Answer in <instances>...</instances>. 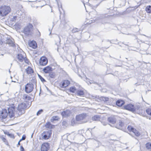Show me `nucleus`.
<instances>
[{
    "label": "nucleus",
    "mask_w": 151,
    "mask_h": 151,
    "mask_svg": "<svg viewBox=\"0 0 151 151\" xmlns=\"http://www.w3.org/2000/svg\"><path fill=\"white\" fill-rule=\"evenodd\" d=\"M90 117L85 113H83L77 115L76 120L80 123H84L88 122Z\"/></svg>",
    "instance_id": "1"
},
{
    "label": "nucleus",
    "mask_w": 151,
    "mask_h": 151,
    "mask_svg": "<svg viewBox=\"0 0 151 151\" xmlns=\"http://www.w3.org/2000/svg\"><path fill=\"white\" fill-rule=\"evenodd\" d=\"M11 11V9L9 6L4 5L0 6V15L2 17L6 16Z\"/></svg>",
    "instance_id": "2"
},
{
    "label": "nucleus",
    "mask_w": 151,
    "mask_h": 151,
    "mask_svg": "<svg viewBox=\"0 0 151 151\" xmlns=\"http://www.w3.org/2000/svg\"><path fill=\"white\" fill-rule=\"evenodd\" d=\"M26 107L25 103H22L19 104L17 107L18 113L19 115L24 114L25 112V109Z\"/></svg>",
    "instance_id": "3"
},
{
    "label": "nucleus",
    "mask_w": 151,
    "mask_h": 151,
    "mask_svg": "<svg viewBox=\"0 0 151 151\" xmlns=\"http://www.w3.org/2000/svg\"><path fill=\"white\" fill-rule=\"evenodd\" d=\"M127 129L129 131L130 133V134L131 135H132V133H133L137 137L139 136L140 135V133L139 132L131 126H128Z\"/></svg>",
    "instance_id": "4"
},
{
    "label": "nucleus",
    "mask_w": 151,
    "mask_h": 151,
    "mask_svg": "<svg viewBox=\"0 0 151 151\" xmlns=\"http://www.w3.org/2000/svg\"><path fill=\"white\" fill-rule=\"evenodd\" d=\"M33 89V85L32 83H27L25 86V91L27 93L31 92Z\"/></svg>",
    "instance_id": "5"
},
{
    "label": "nucleus",
    "mask_w": 151,
    "mask_h": 151,
    "mask_svg": "<svg viewBox=\"0 0 151 151\" xmlns=\"http://www.w3.org/2000/svg\"><path fill=\"white\" fill-rule=\"evenodd\" d=\"M48 60L47 58L45 57L42 56L40 59L39 61L40 65L41 66L45 65L47 64Z\"/></svg>",
    "instance_id": "6"
},
{
    "label": "nucleus",
    "mask_w": 151,
    "mask_h": 151,
    "mask_svg": "<svg viewBox=\"0 0 151 151\" xmlns=\"http://www.w3.org/2000/svg\"><path fill=\"white\" fill-rule=\"evenodd\" d=\"M52 134L51 130L45 131L42 133L43 138L45 139H48L51 136Z\"/></svg>",
    "instance_id": "7"
},
{
    "label": "nucleus",
    "mask_w": 151,
    "mask_h": 151,
    "mask_svg": "<svg viewBox=\"0 0 151 151\" xmlns=\"http://www.w3.org/2000/svg\"><path fill=\"white\" fill-rule=\"evenodd\" d=\"M33 27L32 24H29L24 29V33L26 35H28Z\"/></svg>",
    "instance_id": "8"
},
{
    "label": "nucleus",
    "mask_w": 151,
    "mask_h": 151,
    "mask_svg": "<svg viewBox=\"0 0 151 151\" xmlns=\"http://www.w3.org/2000/svg\"><path fill=\"white\" fill-rule=\"evenodd\" d=\"M50 145L48 143H43L41 148V151H47L49 149Z\"/></svg>",
    "instance_id": "9"
},
{
    "label": "nucleus",
    "mask_w": 151,
    "mask_h": 151,
    "mask_svg": "<svg viewBox=\"0 0 151 151\" xmlns=\"http://www.w3.org/2000/svg\"><path fill=\"white\" fill-rule=\"evenodd\" d=\"M125 109L131 111H134V106L132 104H129L126 105L124 106Z\"/></svg>",
    "instance_id": "10"
},
{
    "label": "nucleus",
    "mask_w": 151,
    "mask_h": 151,
    "mask_svg": "<svg viewBox=\"0 0 151 151\" xmlns=\"http://www.w3.org/2000/svg\"><path fill=\"white\" fill-rule=\"evenodd\" d=\"M25 54L23 52L19 54L17 56L18 59L21 62L23 61L25 58Z\"/></svg>",
    "instance_id": "11"
},
{
    "label": "nucleus",
    "mask_w": 151,
    "mask_h": 151,
    "mask_svg": "<svg viewBox=\"0 0 151 151\" xmlns=\"http://www.w3.org/2000/svg\"><path fill=\"white\" fill-rule=\"evenodd\" d=\"M71 114L70 111L69 110H66L62 112L61 114L63 117H67Z\"/></svg>",
    "instance_id": "12"
},
{
    "label": "nucleus",
    "mask_w": 151,
    "mask_h": 151,
    "mask_svg": "<svg viewBox=\"0 0 151 151\" xmlns=\"http://www.w3.org/2000/svg\"><path fill=\"white\" fill-rule=\"evenodd\" d=\"M70 84V82L68 80H66L63 81L62 83L61 87H66L68 86Z\"/></svg>",
    "instance_id": "13"
},
{
    "label": "nucleus",
    "mask_w": 151,
    "mask_h": 151,
    "mask_svg": "<svg viewBox=\"0 0 151 151\" xmlns=\"http://www.w3.org/2000/svg\"><path fill=\"white\" fill-rule=\"evenodd\" d=\"M109 122L112 124H114L116 122V119L114 116H111L109 117L108 119Z\"/></svg>",
    "instance_id": "14"
},
{
    "label": "nucleus",
    "mask_w": 151,
    "mask_h": 151,
    "mask_svg": "<svg viewBox=\"0 0 151 151\" xmlns=\"http://www.w3.org/2000/svg\"><path fill=\"white\" fill-rule=\"evenodd\" d=\"M29 46L33 49H35L37 47V44L35 41H32L29 43Z\"/></svg>",
    "instance_id": "15"
},
{
    "label": "nucleus",
    "mask_w": 151,
    "mask_h": 151,
    "mask_svg": "<svg viewBox=\"0 0 151 151\" xmlns=\"http://www.w3.org/2000/svg\"><path fill=\"white\" fill-rule=\"evenodd\" d=\"M14 110V108L12 109L9 108L8 109V114L9 116L11 118H12L14 116V112L13 111V110Z\"/></svg>",
    "instance_id": "16"
},
{
    "label": "nucleus",
    "mask_w": 151,
    "mask_h": 151,
    "mask_svg": "<svg viewBox=\"0 0 151 151\" xmlns=\"http://www.w3.org/2000/svg\"><path fill=\"white\" fill-rule=\"evenodd\" d=\"M8 114V113L6 110H4L1 113V116L3 119L6 118Z\"/></svg>",
    "instance_id": "17"
},
{
    "label": "nucleus",
    "mask_w": 151,
    "mask_h": 151,
    "mask_svg": "<svg viewBox=\"0 0 151 151\" xmlns=\"http://www.w3.org/2000/svg\"><path fill=\"white\" fill-rule=\"evenodd\" d=\"M76 95L80 96H83L85 95V93L83 90H78L76 92Z\"/></svg>",
    "instance_id": "18"
},
{
    "label": "nucleus",
    "mask_w": 151,
    "mask_h": 151,
    "mask_svg": "<svg viewBox=\"0 0 151 151\" xmlns=\"http://www.w3.org/2000/svg\"><path fill=\"white\" fill-rule=\"evenodd\" d=\"M124 125V124L121 121H120L116 125L115 127L118 129H121Z\"/></svg>",
    "instance_id": "19"
},
{
    "label": "nucleus",
    "mask_w": 151,
    "mask_h": 151,
    "mask_svg": "<svg viewBox=\"0 0 151 151\" xmlns=\"http://www.w3.org/2000/svg\"><path fill=\"white\" fill-rule=\"evenodd\" d=\"M6 43L12 46H13L14 45L13 41L11 39H10L9 38L7 39L6 41Z\"/></svg>",
    "instance_id": "20"
},
{
    "label": "nucleus",
    "mask_w": 151,
    "mask_h": 151,
    "mask_svg": "<svg viewBox=\"0 0 151 151\" xmlns=\"http://www.w3.org/2000/svg\"><path fill=\"white\" fill-rule=\"evenodd\" d=\"M43 70L45 73H48L51 70V68L50 66H47Z\"/></svg>",
    "instance_id": "21"
},
{
    "label": "nucleus",
    "mask_w": 151,
    "mask_h": 151,
    "mask_svg": "<svg viewBox=\"0 0 151 151\" xmlns=\"http://www.w3.org/2000/svg\"><path fill=\"white\" fill-rule=\"evenodd\" d=\"M26 72L28 74H31L33 73V70L30 67H28L25 70Z\"/></svg>",
    "instance_id": "22"
},
{
    "label": "nucleus",
    "mask_w": 151,
    "mask_h": 151,
    "mask_svg": "<svg viewBox=\"0 0 151 151\" xmlns=\"http://www.w3.org/2000/svg\"><path fill=\"white\" fill-rule=\"evenodd\" d=\"M23 99L26 101H28L30 100L31 98L28 95L25 94L23 95Z\"/></svg>",
    "instance_id": "23"
},
{
    "label": "nucleus",
    "mask_w": 151,
    "mask_h": 151,
    "mask_svg": "<svg viewBox=\"0 0 151 151\" xmlns=\"http://www.w3.org/2000/svg\"><path fill=\"white\" fill-rule=\"evenodd\" d=\"M124 102L123 101L119 100L116 102V104L118 106H121L124 104Z\"/></svg>",
    "instance_id": "24"
},
{
    "label": "nucleus",
    "mask_w": 151,
    "mask_h": 151,
    "mask_svg": "<svg viewBox=\"0 0 151 151\" xmlns=\"http://www.w3.org/2000/svg\"><path fill=\"white\" fill-rule=\"evenodd\" d=\"M69 90L70 92L73 93L77 92L76 89L74 86L71 87L69 89Z\"/></svg>",
    "instance_id": "25"
},
{
    "label": "nucleus",
    "mask_w": 151,
    "mask_h": 151,
    "mask_svg": "<svg viewBox=\"0 0 151 151\" xmlns=\"http://www.w3.org/2000/svg\"><path fill=\"white\" fill-rule=\"evenodd\" d=\"M100 117L98 115H95L92 117V119L93 121H98Z\"/></svg>",
    "instance_id": "26"
},
{
    "label": "nucleus",
    "mask_w": 151,
    "mask_h": 151,
    "mask_svg": "<svg viewBox=\"0 0 151 151\" xmlns=\"http://www.w3.org/2000/svg\"><path fill=\"white\" fill-rule=\"evenodd\" d=\"M146 11L147 13H151V6H147L146 8Z\"/></svg>",
    "instance_id": "27"
},
{
    "label": "nucleus",
    "mask_w": 151,
    "mask_h": 151,
    "mask_svg": "<svg viewBox=\"0 0 151 151\" xmlns=\"http://www.w3.org/2000/svg\"><path fill=\"white\" fill-rule=\"evenodd\" d=\"M10 20L12 22H15L17 19V17L16 16H11L9 17Z\"/></svg>",
    "instance_id": "28"
},
{
    "label": "nucleus",
    "mask_w": 151,
    "mask_h": 151,
    "mask_svg": "<svg viewBox=\"0 0 151 151\" xmlns=\"http://www.w3.org/2000/svg\"><path fill=\"white\" fill-rule=\"evenodd\" d=\"M59 118L58 116H53L51 120L52 122H53L57 120Z\"/></svg>",
    "instance_id": "29"
},
{
    "label": "nucleus",
    "mask_w": 151,
    "mask_h": 151,
    "mask_svg": "<svg viewBox=\"0 0 151 151\" xmlns=\"http://www.w3.org/2000/svg\"><path fill=\"white\" fill-rule=\"evenodd\" d=\"M146 112L147 113V114L151 116V108H148L146 109Z\"/></svg>",
    "instance_id": "30"
},
{
    "label": "nucleus",
    "mask_w": 151,
    "mask_h": 151,
    "mask_svg": "<svg viewBox=\"0 0 151 151\" xmlns=\"http://www.w3.org/2000/svg\"><path fill=\"white\" fill-rule=\"evenodd\" d=\"M146 147L147 149H149L151 147V143H147L146 144Z\"/></svg>",
    "instance_id": "31"
},
{
    "label": "nucleus",
    "mask_w": 151,
    "mask_h": 151,
    "mask_svg": "<svg viewBox=\"0 0 151 151\" xmlns=\"http://www.w3.org/2000/svg\"><path fill=\"white\" fill-rule=\"evenodd\" d=\"M45 127H46L48 128H50L51 127V125L50 124V123L48 122L46 123L45 125Z\"/></svg>",
    "instance_id": "32"
},
{
    "label": "nucleus",
    "mask_w": 151,
    "mask_h": 151,
    "mask_svg": "<svg viewBox=\"0 0 151 151\" xmlns=\"http://www.w3.org/2000/svg\"><path fill=\"white\" fill-rule=\"evenodd\" d=\"M38 76L39 77V78L40 80L42 82H44L45 81V80L44 79V78H42L41 76L39 75H38Z\"/></svg>",
    "instance_id": "33"
},
{
    "label": "nucleus",
    "mask_w": 151,
    "mask_h": 151,
    "mask_svg": "<svg viewBox=\"0 0 151 151\" xmlns=\"http://www.w3.org/2000/svg\"><path fill=\"white\" fill-rule=\"evenodd\" d=\"M50 77L51 78H54L55 77V75L53 73H51L49 74Z\"/></svg>",
    "instance_id": "34"
},
{
    "label": "nucleus",
    "mask_w": 151,
    "mask_h": 151,
    "mask_svg": "<svg viewBox=\"0 0 151 151\" xmlns=\"http://www.w3.org/2000/svg\"><path fill=\"white\" fill-rule=\"evenodd\" d=\"M79 31V30L77 28H73L72 30V32L73 33H75Z\"/></svg>",
    "instance_id": "35"
},
{
    "label": "nucleus",
    "mask_w": 151,
    "mask_h": 151,
    "mask_svg": "<svg viewBox=\"0 0 151 151\" xmlns=\"http://www.w3.org/2000/svg\"><path fill=\"white\" fill-rule=\"evenodd\" d=\"M43 112V110L42 109H41L37 113V115H39L42 112Z\"/></svg>",
    "instance_id": "36"
},
{
    "label": "nucleus",
    "mask_w": 151,
    "mask_h": 151,
    "mask_svg": "<svg viewBox=\"0 0 151 151\" xmlns=\"http://www.w3.org/2000/svg\"><path fill=\"white\" fill-rule=\"evenodd\" d=\"M23 60H24L26 63H27L28 64H29V60L27 58H26L25 57L24 58V59Z\"/></svg>",
    "instance_id": "37"
},
{
    "label": "nucleus",
    "mask_w": 151,
    "mask_h": 151,
    "mask_svg": "<svg viewBox=\"0 0 151 151\" xmlns=\"http://www.w3.org/2000/svg\"><path fill=\"white\" fill-rule=\"evenodd\" d=\"M26 138V137L24 135H23L22 136V137L21 138V139L19 141H22V140H25V139Z\"/></svg>",
    "instance_id": "38"
},
{
    "label": "nucleus",
    "mask_w": 151,
    "mask_h": 151,
    "mask_svg": "<svg viewBox=\"0 0 151 151\" xmlns=\"http://www.w3.org/2000/svg\"><path fill=\"white\" fill-rule=\"evenodd\" d=\"M2 140L4 142H6V139L5 138H4L3 137H1Z\"/></svg>",
    "instance_id": "39"
},
{
    "label": "nucleus",
    "mask_w": 151,
    "mask_h": 151,
    "mask_svg": "<svg viewBox=\"0 0 151 151\" xmlns=\"http://www.w3.org/2000/svg\"><path fill=\"white\" fill-rule=\"evenodd\" d=\"M20 151H24V149L22 146H20Z\"/></svg>",
    "instance_id": "40"
},
{
    "label": "nucleus",
    "mask_w": 151,
    "mask_h": 151,
    "mask_svg": "<svg viewBox=\"0 0 151 151\" xmlns=\"http://www.w3.org/2000/svg\"><path fill=\"white\" fill-rule=\"evenodd\" d=\"M76 123L75 122V121L74 120V119H73L72 120V124L73 125L74 124H75Z\"/></svg>",
    "instance_id": "41"
},
{
    "label": "nucleus",
    "mask_w": 151,
    "mask_h": 151,
    "mask_svg": "<svg viewBox=\"0 0 151 151\" xmlns=\"http://www.w3.org/2000/svg\"><path fill=\"white\" fill-rule=\"evenodd\" d=\"M104 98L105 99V100L106 101H108V100H109V98H108L104 97Z\"/></svg>",
    "instance_id": "42"
},
{
    "label": "nucleus",
    "mask_w": 151,
    "mask_h": 151,
    "mask_svg": "<svg viewBox=\"0 0 151 151\" xmlns=\"http://www.w3.org/2000/svg\"><path fill=\"white\" fill-rule=\"evenodd\" d=\"M102 1V0L101 1L99 2V3L96 5V6H98L99 4Z\"/></svg>",
    "instance_id": "43"
},
{
    "label": "nucleus",
    "mask_w": 151,
    "mask_h": 151,
    "mask_svg": "<svg viewBox=\"0 0 151 151\" xmlns=\"http://www.w3.org/2000/svg\"><path fill=\"white\" fill-rule=\"evenodd\" d=\"M20 142H21V141H20L19 140V142H18V144H17V147H18V145H20Z\"/></svg>",
    "instance_id": "44"
},
{
    "label": "nucleus",
    "mask_w": 151,
    "mask_h": 151,
    "mask_svg": "<svg viewBox=\"0 0 151 151\" xmlns=\"http://www.w3.org/2000/svg\"><path fill=\"white\" fill-rule=\"evenodd\" d=\"M103 124L104 125H106V123H103Z\"/></svg>",
    "instance_id": "45"
},
{
    "label": "nucleus",
    "mask_w": 151,
    "mask_h": 151,
    "mask_svg": "<svg viewBox=\"0 0 151 151\" xmlns=\"http://www.w3.org/2000/svg\"><path fill=\"white\" fill-rule=\"evenodd\" d=\"M97 1L96 0H93V2L94 3H96Z\"/></svg>",
    "instance_id": "46"
},
{
    "label": "nucleus",
    "mask_w": 151,
    "mask_h": 151,
    "mask_svg": "<svg viewBox=\"0 0 151 151\" xmlns=\"http://www.w3.org/2000/svg\"><path fill=\"white\" fill-rule=\"evenodd\" d=\"M33 133L32 135H31V138H32V136H33Z\"/></svg>",
    "instance_id": "47"
},
{
    "label": "nucleus",
    "mask_w": 151,
    "mask_h": 151,
    "mask_svg": "<svg viewBox=\"0 0 151 151\" xmlns=\"http://www.w3.org/2000/svg\"><path fill=\"white\" fill-rule=\"evenodd\" d=\"M83 4H84V5L85 7H86V6H85V4L84 3V2H83Z\"/></svg>",
    "instance_id": "48"
},
{
    "label": "nucleus",
    "mask_w": 151,
    "mask_h": 151,
    "mask_svg": "<svg viewBox=\"0 0 151 151\" xmlns=\"http://www.w3.org/2000/svg\"><path fill=\"white\" fill-rule=\"evenodd\" d=\"M65 122H63V124H65Z\"/></svg>",
    "instance_id": "49"
},
{
    "label": "nucleus",
    "mask_w": 151,
    "mask_h": 151,
    "mask_svg": "<svg viewBox=\"0 0 151 151\" xmlns=\"http://www.w3.org/2000/svg\"><path fill=\"white\" fill-rule=\"evenodd\" d=\"M6 83H6H6H6Z\"/></svg>",
    "instance_id": "50"
}]
</instances>
